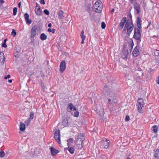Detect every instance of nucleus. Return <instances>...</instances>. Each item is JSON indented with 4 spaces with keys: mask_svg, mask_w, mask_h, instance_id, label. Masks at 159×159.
Listing matches in <instances>:
<instances>
[{
    "mask_svg": "<svg viewBox=\"0 0 159 159\" xmlns=\"http://www.w3.org/2000/svg\"><path fill=\"white\" fill-rule=\"evenodd\" d=\"M85 39V38H84V37L83 38H82V42H81V43H82V44H83L84 43V40Z\"/></svg>",
    "mask_w": 159,
    "mask_h": 159,
    "instance_id": "obj_45",
    "label": "nucleus"
},
{
    "mask_svg": "<svg viewBox=\"0 0 159 159\" xmlns=\"http://www.w3.org/2000/svg\"><path fill=\"white\" fill-rule=\"evenodd\" d=\"M66 68V63L64 60H63L61 61L60 64V71L62 73L64 72Z\"/></svg>",
    "mask_w": 159,
    "mask_h": 159,
    "instance_id": "obj_9",
    "label": "nucleus"
},
{
    "mask_svg": "<svg viewBox=\"0 0 159 159\" xmlns=\"http://www.w3.org/2000/svg\"><path fill=\"white\" fill-rule=\"evenodd\" d=\"M50 149L51 151V152L53 156L55 155L59 152L58 150H57V149H54L52 147H51L50 148Z\"/></svg>",
    "mask_w": 159,
    "mask_h": 159,
    "instance_id": "obj_14",
    "label": "nucleus"
},
{
    "mask_svg": "<svg viewBox=\"0 0 159 159\" xmlns=\"http://www.w3.org/2000/svg\"><path fill=\"white\" fill-rule=\"evenodd\" d=\"M43 11L44 13L47 15H48L49 14V12L47 9H45Z\"/></svg>",
    "mask_w": 159,
    "mask_h": 159,
    "instance_id": "obj_36",
    "label": "nucleus"
},
{
    "mask_svg": "<svg viewBox=\"0 0 159 159\" xmlns=\"http://www.w3.org/2000/svg\"><path fill=\"white\" fill-rule=\"evenodd\" d=\"M75 148L77 149H80L82 148V144H75Z\"/></svg>",
    "mask_w": 159,
    "mask_h": 159,
    "instance_id": "obj_27",
    "label": "nucleus"
},
{
    "mask_svg": "<svg viewBox=\"0 0 159 159\" xmlns=\"http://www.w3.org/2000/svg\"><path fill=\"white\" fill-rule=\"evenodd\" d=\"M40 8V7L39 5L38 4V3H37L36 6V7L35 8Z\"/></svg>",
    "mask_w": 159,
    "mask_h": 159,
    "instance_id": "obj_43",
    "label": "nucleus"
},
{
    "mask_svg": "<svg viewBox=\"0 0 159 159\" xmlns=\"http://www.w3.org/2000/svg\"><path fill=\"white\" fill-rule=\"evenodd\" d=\"M16 32L15 30H14V29H13L12 30V31L11 32V34L13 37H15L16 36Z\"/></svg>",
    "mask_w": 159,
    "mask_h": 159,
    "instance_id": "obj_31",
    "label": "nucleus"
},
{
    "mask_svg": "<svg viewBox=\"0 0 159 159\" xmlns=\"http://www.w3.org/2000/svg\"><path fill=\"white\" fill-rule=\"evenodd\" d=\"M59 18L61 19L63 18V12L62 10H60L58 14Z\"/></svg>",
    "mask_w": 159,
    "mask_h": 159,
    "instance_id": "obj_21",
    "label": "nucleus"
},
{
    "mask_svg": "<svg viewBox=\"0 0 159 159\" xmlns=\"http://www.w3.org/2000/svg\"><path fill=\"white\" fill-rule=\"evenodd\" d=\"M13 15L15 16L17 12V8L16 7H14L13 8Z\"/></svg>",
    "mask_w": 159,
    "mask_h": 159,
    "instance_id": "obj_28",
    "label": "nucleus"
},
{
    "mask_svg": "<svg viewBox=\"0 0 159 159\" xmlns=\"http://www.w3.org/2000/svg\"><path fill=\"white\" fill-rule=\"evenodd\" d=\"M68 107L71 110H76L75 107L73 105V104L72 103H70L68 106Z\"/></svg>",
    "mask_w": 159,
    "mask_h": 159,
    "instance_id": "obj_26",
    "label": "nucleus"
},
{
    "mask_svg": "<svg viewBox=\"0 0 159 159\" xmlns=\"http://www.w3.org/2000/svg\"><path fill=\"white\" fill-rule=\"evenodd\" d=\"M106 24L103 22H102L101 24L102 28V29H104L106 27Z\"/></svg>",
    "mask_w": 159,
    "mask_h": 159,
    "instance_id": "obj_37",
    "label": "nucleus"
},
{
    "mask_svg": "<svg viewBox=\"0 0 159 159\" xmlns=\"http://www.w3.org/2000/svg\"><path fill=\"white\" fill-rule=\"evenodd\" d=\"M55 31L56 30L55 29H53L52 30L51 32L53 34L55 32Z\"/></svg>",
    "mask_w": 159,
    "mask_h": 159,
    "instance_id": "obj_44",
    "label": "nucleus"
},
{
    "mask_svg": "<svg viewBox=\"0 0 159 159\" xmlns=\"http://www.w3.org/2000/svg\"><path fill=\"white\" fill-rule=\"evenodd\" d=\"M93 7L95 9L96 12L100 13L102 9V6L100 1L96 2L93 6Z\"/></svg>",
    "mask_w": 159,
    "mask_h": 159,
    "instance_id": "obj_2",
    "label": "nucleus"
},
{
    "mask_svg": "<svg viewBox=\"0 0 159 159\" xmlns=\"http://www.w3.org/2000/svg\"><path fill=\"white\" fill-rule=\"evenodd\" d=\"M68 150L71 154H72L74 153L75 150L74 148L71 147L69 148Z\"/></svg>",
    "mask_w": 159,
    "mask_h": 159,
    "instance_id": "obj_30",
    "label": "nucleus"
},
{
    "mask_svg": "<svg viewBox=\"0 0 159 159\" xmlns=\"http://www.w3.org/2000/svg\"><path fill=\"white\" fill-rule=\"evenodd\" d=\"M102 144L101 147L107 149L109 147V144L110 141L109 140H107L106 139H105L102 140Z\"/></svg>",
    "mask_w": 159,
    "mask_h": 159,
    "instance_id": "obj_7",
    "label": "nucleus"
},
{
    "mask_svg": "<svg viewBox=\"0 0 159 159\" xmlns=\"http://www.w3.org/2000/svg\"><path fill=\"white\" fill-rule=\"evenodd\" d=\"M25 122H26H26L27 123L28 125L30 123V121L29 120H27Z\"/></svg>",
    "mask_w": 159,
    "mask_h": 159,
    "instance_id": "obj_49",
    "label": "nucleus"
},
{
    "mask_svg": "<svg viewBox=\"0 0 159 159\" xmlns=\"http://www.w3.org/2000/svg\"><path fill=\"white\" fill-rule=\"evenodd\" d=\"M137 23L138 28H136V29H141V20L139 17H138L137 18Z\"/></svg>",
    "mask_w": 159,
    "mask_h": 159,
    "instance_id": "obj_20",
    "label": "nucleus"
},
{
    "mask_svg": "<svg viewBox=\"0 0 159 159\" xmlns=\"http://www.w3.org/2000/svg\"><path fill=\"white\" fill-rule=\"evenodd\" d=\"M84 141V139L82 140H80L78 139H76L75 144H82L83 141Z\"/></svg>",
    "mask_w": 159,
    "mask_h": 159,
    "instance_id": "obj_23",
    "label": "nucleus"
},
{
    "mask_svg": "<svg viewBox=\"0 0 159 159\" xmlns=\"http://www.w3.org/2000/svg\"><path fill=\"white\" fill-rule=\"evenodd\" d=\"M126 20V18L125 17H124L119 23L118 28L120 30H121L124 26L125 23L126 21L123 30V32L125 33L126 32L127 34L129 36L134 29V25L131 20H128L127 21Z\"/></svg>",
    "mask_w": 159,
    "mask_h": 159,
    "instance_id": "obj_1",
    "label": "nucleus"
},
{
    "mask_svg": "<svg viewBox=\"0 0 159 159\" xmlns=\"http://www.w3.org/2000/svg\"><path fill=\"white\" fill-rule=\"evenodd\" d=\"M31 40V42H33L34 41V38H30Z\"/></svg>",
    "mask_w": 159,
    "mask_h": 159,
    "instance_id": "obj_47",
    "label": "nucleus"
},
{
    "mask_svg": "<svg viewBox=\"0 0 159 159\" xmlns=\"http://www.w3.org/2000/svg\"><path fill=\"white\" fill-rule=\"evenodd\" d=\"M141 29L135 28L134 29V38L136 40H139L141 37Z\"/></svg>",
    "mask_w": 159,
    "mask_h": 159,
    "instance_id": "obj_4",
    "label": "nucleus"
},
{
    "mask_svg": "<svg viewBox=\"0 0 159 159\" xmlns=\"http://www.w3.org/2000/svg\"><path fill=\"white\" fill-rule=\"evenodd\" d=\"M108 101L110 104L113 105L116 102L117 100L115 98L111 97L110 98L108 99Z\"/></svg>",
    "mask_w": 159,
    "mask_h": 159,
    "instance_id": "obj_11",
    "label": "nucleus"
},
{
    "mask_svg": "<svg viewBox=\"0 0 159 159\" xmlns=\"http://www.w3.org/2000/svg\"><path fill=\"white\" fill-rule=\"evenodd\" d=\"M139 47L138 46H136L134 48L132 53V54L134 57H137L139 55Z\"/></svg>",
    "mask_w": 159,
    "mask_h": 159,
    "instance_id": "obj_10",
    "label": "nucleus"
},
{
    "mask_svg": "<svg viewBox=\"0 0 159 159\" xmlns=\"http://www.w3.org/2000/svg\"><path fill=\"white\" fill-rule=\"evenodd\" d=\"M71 140V139H69V140Z\"/></svg>",
    "mask_w": 159,
    "mask_h": 159,
    "instance_id": "obj_58",
    "label": "nucleus"
},
{
    "mask_svg": "<svg viewBox=\"0 0 159 159\" xmlns=\"http://www.w3.org/2000/svg\"><path fill=\"white\" fill-rule=\"evenodd\" d=\"M24 17L27 23L30 24L31 23V20L29 19V15L27 13H25Z\"/></svg>",
    "mask_w": 159,
    "mask_h": 159,
    "instance_id": "obj_13",
    "label": "nucleus"
},
{
    "mask_svg": "<svg viewBox=\"0 0 159 159\" xmlns=\"http://www.w3.org/2000/svg\"><path fill=\"white\" fill-rule=\"evenodd\" d=\"M144 104L143 100L142 98H139L137 101V106L138 107V111L141 113H143V108Z\"/></svg>",
    "mask_w": 159,
    "mask_h": 159,
    "instance_id": "obj_3",
    "label": "nucleus"
},
{
    "mask_svg": "<svg viewBox=\"0 0 159 159\" xmlns=\"http://www.w3.org/2000/svg\"><path fill=\"white\" fill-rule=\"evenodd\" d=\"M154 157L157 158H159V150H156L154 153Z\"/></svg>",
    "mask_w": 159,
    "mask_h": 159,
    "instance_id": "obj_24",
    "label": "nucleus"
},
{
    "mask_svg": "<svg viewBox=\"0 0 159 159\" xmlns=\"http://www.w3.org/2000/svg\"><path fill=\"white\" fill-rule=\"evenodd\" d=\"M131 1H132V2H133L134 0H130Z\"/></svg>",
    "mask_w": 159,
    "mask_h": 159,
    "instance_id": "obj_57",
    "label": "nucleus"
},
{
    "mask_svg": "<svg viewBox=\"0 0 159 159\" xmlns=\"http://www.w3.org/2000/svg\"><path fill=\"white\" fill-rule=\"evenodd\" d=\"M68 120L67 118H65L62 122V124L64 127H66L68 126Z\"/></svg>",
    "mask_w": 159,
    "mask_h": 159,
    "instance_id": "obj_17",
    "label": "nucleus"
},
{
    "mask_svg": "<svg viewBox=\"0 0 159 159\" xmlns=\"http://www.w3.org/2000/svg\"><path fill=\"white\" fill-rule=\"evenodd\" d=\"M79 112L78 111L75 112L74 114V116L75 117H78L79 116Z\"/></svg>",
    "mask_w": 159,
    "mask_h": 159,
    "instance_id": "obj_32",
    "label": "nucleus"
},
{
    "mask_svg": "<svg viewBox=\"0 0 159 159\" xmlns=\"http://www.w3.org/2000/svg\"><path fill=\"white\" fill-rule=\"evenodd\" d=\"M35 14L38 16H40L42 14V12L41 11L40 8H35Z\"/></svg>",
    "mask_w": 159,
    "mask_h": 159,
    "instance_id": "obj_18",
    "label": "nucleus"
},
{
    "mask_svg": "<svg viewBox=\"0 0 159 159\" xmlns=\"http://www.w3.org/2000/svg\"><path fill=\"white\" fill-rule=\"evenodd\" d=\"M48 27H51L52 26V24L51 23H49L48 24Z\"/></svg>",
    "mask_w": 159,
    "mask_h": 159,
    "instance_id": "obj_48",
    "label": "nucleus"
},
{
    "mask_svg": "<svg viewBox=\"0 0 159 159\" xmlns=\"http://www.w3.org/2000/svg\"><path fill=\"white\" fill-rule=\"evenodd\" d=\"M130 46H131V49H132L133 48V45H132V44H131L130 45Z\"/></svg>",
    "mask_w": 159,
    "mask_h": 159,
    "instance_id": "obj_55",
    "label": "nucleus"
},
{
    "mask_svg": "<svg viewBox=\"0 0 159 159\" xmlns=\"http://www.w3.org/2000/svg\"><path fill=\"white\" fill-rule=\"evenodd\" d=\"M21 6V2H20L18 4V7H20Z\"/></svg>",
    "mask_w": 159,
    "mask_h": 159,
    "instance_id": "obj_51",
    "label": "nucleus"
},
{
    "mask_svg": "<svg viewBox=\"0 0 159 159\" xmlns=\"http://www.w3.org/2000/svg\"><path fill=\"white\" fill-rule=\"evenodd\" d=\"M8 81L9 83H11L12 82V80H8Z\"/></svg>",
    "mask_w": 159,
    "mask_h": 159,
    "instance_id": "obj_52",
    "label": "nucleus"
},
{
    "mask_svg": "<svg viewBox=\"0 0 159 159\" xmlns=\"http://www.w3.org/2000/svg\"><path fill=\"white\" fill-rule=\"evenodd\" d=\"M37 28L36 26H33L31 30V35L30 38H34L37 34Z\"/></svg>",
    "mask_w": 159,
    "mask_h": 159,
    "instance_id": "obj_8",
    "label": "nucleus"
},
{
    "mask_svg": "<svg viewBox=\"0 0 159 159\" xmlns=\"http://www.w3.org/2000/svg\"><path fill=\"white\" fill-rule=\"evenodd\" d=\"M54 138L56 141L59 143H61L60 139V130L59 129H57L54 133Z\"/></svg>",
    "mask_w": 159,
    "mask_h": 159,
    "instance_id": "obj_6",
    "label": "nucleus"
},
{
    "mask_svg": "<svg viewBox=\"0 0 159 159\" xmlns=\"http://www.w3.org/2000/svg\"><path fill=\"white\" fill-rule=\"evenodd\" d=\"M129 119H130V118H129V116L128 115H127L126 116V118L125 119V120L126 121H128L129 120Z\"/></svg>",
    "mask_w": 159,
    "mask_h": 159,
    "instance_id": "obj_38",
    "label": "nucleus"
},
{
    "mask_svg": "<svg viewBox=\"0 0 159 159\" xmlns=\"http://www.w3.org/2000/svg\"><path fill=\"white\" fill-rule=\"evenodd\" d=\"M76 139L82 140L83 139H84V140L85 139L84 138V134H78V135L76 136Z\"/></svg>",
    "mask_w": 159,
    "mask_h": 159,
    "instance_id": "obj_16",
    "label": "nucleus"
},
{
    "mask_svg": "<svg viewBox=\"0 0 159 159\" xmlns=\"http://www.w3.org/2000/svg\"><path fill=\"white\" fill-rule=\"evenodd\" d=\"M40 39L42 40H46L47 38V36L44 33L41 34L40 37Z\"/></svg>",
    "mask_w": 159,
    "mask_h": 159,
    "instance_id": "obj_22",
    "label": "nucleus"
},
{
    "mask_svg": "<svg viewBox=\"0 0 159 159\" xmlns=\"http://www.w3.org/2000/svg\"><path fill=\"white\" fill-rule=\"evenodd\" d=\"M5 58L4 54L0 51V62L2 64H3Z\"/></svg>",
    "mask_w": 159,
    "mask_h": 159,
    "instance_id": "obj_15",
    "label": "nucleus"
},
{
    "mask_svg": "<svg viewBox=\"0 0 159 159\" xmlns=\"http://www.w3.org/2000/svg\"><path fill=\"white\" fill-rule=\"evenodd\" d=\"M103 92L106 96H108L112 94V92L110 88H109V86L106 85L103 88Z\"/></svg>",
    "mask_w": 159,
    "mask_h": 159,
    "instance_id": "obj_5",
    "label": "nucleus"
},
{
    "mask_svg": "<svg viewBox=\"0 0 159 159\" xmlns=\"http://www.w3.org/2000/svg\"><path fill=\"white\" fill-rule=\"evenodd\" d=\"M4 1L3 0H0V5H2V4L4 3Z\"/></svg>",
    "mask_w": 159,
    "mask_h": 159,
    "instance_id": "obj_42",
    "label": "nucleus"
},
{
    "mask_svg": "<svg viewBox=\"0 0 159 159\" xmlns=\"http://www.w3.org/2000/svg\"><path fill=\"white\" fill-rule=\"evenodd\" d=\"M152 128H153V130L155 133H156L157 131L158 127L156 125H154L153 126Z\"/></svg>",
    "mask_w": 159,
    "mask_h": 159,
    "instance_id": "obj_29",
    "label": "nucleus"
},
{
    "mask_svg": "<svg viewBox=\"0 0 159 159\" xmlns=\"http://www.w3.org/2000/svg\"><path fill=\"white\" fill-rule=\"evenodd\" d=\"M40 2L41 3L43 4H45V2L44 0H40Z\"/></svg>",
    "mask_w": 159,
    "mask_h": 159,
    "instance_id": "obj_40",
    "label": "nucleus"
},
{
    "mask_svg": "<svg viewBox=\"0 0 159 159\" xmlns=\"http://www.w3.org/2000/svg\"><path fill=\"white\" fill-rule=\"evenodd\" d=\"M7 40V39H6L4 40V42L3 43H5L6 42V41Z\"/></svg>",
    "mask_w": 159,
    "mask_h": 159,
    "instance_id": "obj_54",
    "label": "nucleus"
},
{
    "mask_svg": "<svg viewBox=\"0 0 159 159\" xmlns=\"http://www.w3.org/2000/svg\"><path fill=\"white\" fill-rule=\"evenodd\" d=\"M30 118L32 119H33L34 117V113L33 111L31 112L30 114Z\"/></svg>",
    "mask_w": 159,
    "mask_h": 159,
    "instance_id": "obj_33",
    "label": "nucleus"
},
{
    "mask_svg": "<svg viewBox=\"0 0 159 159\" xmlns=\"http://www.w3.org/2000/svg\"><path fill=\"white\" fill-rule=\"evenodd\" d=\"M51 31H52V30L51 29H50V28L48 29V31L49 32H51Z\"/></svg>",
    "mask_w": 159,
    "mask_h": 159,
    "instance_id": "obj_50",
    "label": "nucleus"
},
{
    "mask_svg": "<svg viewBox=\"0 0 159 159\" xmlns=\"http://www.w3.org/2000/svg\"><path fill=\"white\" fill-rule=\"evenodd\" d=\"M5 155L4 152L3 151L0 152V157H3Z\"/></svg>",
    "mask_w": 159,
    "mask_h": 159,
    "instance_id": "obj_35",
    "label": "nucleus"
},
{
    "mask_svg": "<svg viewBox=\"0 0 159 159\" xmlns=\"http://www.w3.org/2000/svg\"><path fill=\"white\" fill-rule=\"evenodd\" d=\"M10 77V75H8L6 76H5L4 77V79H7L8 78H9Z\"/></svg>",
    "mask_w": 159,
    "mask_h": 159,
    "instance_id": "obj_41",
    "label": "nucleus"
},
{
    "mask_svg": "<svg viewBox=\"0 0 159 159\" xmlns=\"http://www.w3.org/2000/svg\"><path fill=\"white\" fill-rule=\"evenodd\" d=\"M25 129V127L24 123L20 122V131H24Z\"/></svg>",
    "mask_w": 159,
    "mask_h": 159,
    "instance_id": "obj_19",
    "label": "nucleus"
},
{
    "mask_svg": "<svg viewBox=\"0 0 159 159\" xmlns=\"http://www.w3.org/2000/svg\"><path fill=\"white\" fill-rule=\"evenodd\" d=\"M114 11V9H112L111 10V13H112V12H113Z\"/></svg>",
    "mask_w": 159,
    "mask_h": 159,
    "instance_id": "obj_53",
    "label": "nucleus"
},
{
    "mask_svg": "<svg viewBox=\"0 0 159 159\" xmlns=\"http://www.w3.org/2000/svg\"><path fill=\"white\" fill-rule=\"evenodd\" d=\"M128 54V51H122L121 53V56L123 59L127 58Z\"/></svg>",
    "mask_w": 159,
    "mask_h": 159,
    "instance_id": "obj_12",
    "label": "nucleus"
},
{
    "mask_svg": "<svg viewBox=\"0 0 159 159\" xmlns=\"http://www.w3.org/2000/svg\"><path fill=\"white\" fill-rule=\"evenodd\" d=\"M134 8L137 11V13L139 14L140 12V7L139 5H135L134 6Z\"/></svg>",
    "mask_w": 159,
    "mask_h": 159,
    "instance_id": "obj_25",
    "label": "nucleus"
},
{
    "mask_svg": "<svg viewBox=\"0 0 159 159\" xmlns=\"http://www.w3.org/2000/svg\"><path fill=\"white\" fill-rule=\"evenodd\" d=\"M80 36L81 37V38H83L84 37V38H85V36L84 35V30H82V31H81V34H80Z\"/></svg>",
    "mask_w": 159,
    "mask_h": 159,
    "instance_id": "obj_34",
    "label": "nucleus"
},
{
    "mask_svg": "<svg viewBox=\"0 0 159 159\" xmlns=\"http://www.w3.org/2000/svg\"><path fill=\"white\" fill-rule=\"evenodd\" d=\"M2 46L4 48H6L7 47V45L6 44V43H3L2 45Z\"/></svg>",
    "mask_w": 159,
    "mask_h": 159,
    "instance_id": "obj_39",
    "label": "nucleus"
},
{
    "mask_svg": "<svg viewBox=\"0 0 159 159\" xmlns=\"http://www.w3.org/2000/svg\"><path fill=\"white\" fill-rule=\"evenodd\" d=\"M127 159H131L130 158L128 157H127Z\"/></svg>",
    "mask_w": 159,
    "mask_h": 159,
    "instance_id": "obj_56",
    "label": "nucleus"
},
{
    "mask_svg": "<svg viewBox=\"0 0 159 159\" xmlns=\"http://www.w3.org/2000/svg\"><path fill=\"white\" fill-rule=\"evenodd\" d=\"M157 83L158 84H159V75L157 77Z\"/></svg>",
    "mask_w": 159,
    "mask_h": 159,
    "instance_id": "obj_46",
    "label": "nucleus"
}]
</instances>
